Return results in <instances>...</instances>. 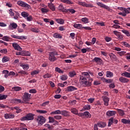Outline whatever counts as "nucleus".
I'll use <instances>...</instances> for the list:
<instances>
[{
  "label": "nucleus",
  "mask_w": 130,
  "mask_h": 130,
  "mask_svg": "<svg viewBox=\"0 0 130 130\" xmlns=\"http://www.w3.org/2000/svg\"><path fill=\"white\" fill-rule=\"evenodd\" d=\"M33 20V17L31 15H28L26 17V21H28V22H31V21Z\"/></svg>",
  "instance_id": "obj_53"
},
{
  "label": "nucleus",
  "mask_w": 130,
  "mask_h": 130,
  "mask_svg": "<svg viewBox=\"0 0 130 130\" xmlns=\"http://www.w3.org/2000/svg\"><path fill=\"white\" fill-rule=\"evenodd\" d=\"M49 59L50 61H55V60H56V58H55V57H52V56H49Z\"/></svg>",
  "instance_id": "obj_56"
},
{
  "label": "nucleus",
  "mask_w": 130,
  "mask_h": 130,
  "mask_svg": "<svg viewBox=\"0 0 130 130\" xmlns=\"http://www.w3.org/2000/svg\"><path fill=\"white\" fill-rule=\"evenodd\" d=\"M49 55L50 56L55 57V55H58V53H57V52L56 51L51 52L49 53Z\"/></svg>",
  "instance_id": "obj_38"
},
{
  "label": "nucleus",
  "mask_w": 130,
  "mask_h": 130,
  "mask_svg": "<svg viewBox=\"0 0 130 130\" xmlns=\"http://www.w3.org/2000/svg\"><path fill=\"white\" fill-rule=\"evenodd\" d=\"M23 55H25V56H30V55H31V53H30V52L29 51H24L23 52Z\"/></svg>",
  "instance_id": "obj_54"
},
{
  "label": "nucleus",
  "mask_w": 130,
  "mask_h": 130,
  "mask_svg": "<svg viewBox=\"0 0 130 130\" xmlns=\"http://www.w3.org/2000/svg\"><path fill=\"white\" fill-rule=\"evenodd\" d=\"M48 7L49 9L51 10V11H55V7L54 6V5L53 4L48 3Z\"/></svg>",
  "instance_id": "obj_27"
},
{
  "label": "nucleus",
  "mask_w": 130,
  "mask_h": 130,
  "mask_svg": "<svg viewBox=\"0 0 130 130\" xmlns=\"http://www.w3.org/2000/svg\"><path fill=\"white\" fill-rule=\"evenodd\" d=\"M9 15L11 16V17H14L15 16V13L13 12V9H10L9 10Z\"/></svg>",
  "instance_id": "obj_55"
},
{
  "label": "nucleus",
  "mask_w": 130,
  "mask_h": 130,
  "mask_svg": "<svg viewBox=\"0 0 130 130\" xmlns=\"http://www.w3.org/2000/svg\"><path fill=\"white\" fill-rule=\"evenodd\" d=\"M83 115L86 116V117H91V114L89 112H85L83 113Z\"/></svg>",
  "instance_id": "obj_57"
},
{
  "label": "nucleus",
  "mask_w": 130,
  "mask_h": 130,
  "mask_svg": "<svg viewBox=\"0 0 130 130\" xmlns=\"http://www.w3.org/2000/svg\"><path fill=\"white\" fill-rule=\"evenodd\" d=\"M117 111L121 116H123L124 115V112L123 110L119 109H117Z\"/></svg>",
  "instance_id": "obj_39"
},
{
  "label": "nucleus",
  "mask_w": 130,
  "mask_h": 130,
  "mask_svg": "<svg viewBox=\"0 0 130 130\" xmlns=\"http://www.w3.org/2000/svg\"><path fill=\"white\" fill-rule=\"evenodd\" d=\"M90 75L93 76V73L89 72H83L80 75V82L83 87H90L92 85L93 79L90 77Z\"/></svg>",
  "instance_id": "obj_1"
},
{
  "label": "nucleus",
  "mask_w": 130,
  "mask_h": 130,
  "mask_svg": "<svg viewBox=\"0 0 130 130\" xmlns=\"http://www.w3.org/2000/svg\"><path fill=\"white\" fill-rule=\"evenodd\" d=\"M14 12L15 14H14L13 19H14V20H18V19H19V17H20V13H19L18 11H14Z\"/></svg>",
  "instance_id": "obj_31"
},
{
  "label": "nucleus",
  "mask_w": 130,
  "mask_h": 130,
  "mask_svg": "<svg viewBox=\"0 0 130 130\" xmlns=\"http://www.w3.org/2000/svg\"><path fill=\"white\" fill-rule=\"evenodd\" d=\"M54 118H55V119L59 120L62 118V117L60 115H56L54 116Z\"/></svg>",
  "instance_id": "obj_62"
},
{
  "label": "nucleus",
  "mask_w": 130,
  "mask_h": 130,
  "mask_svg": "<svg viewBox=\"0 0 130 130\" xmlns=\"http://www.w3.org/2000/svg\"><path fill=\"white\" fill-rule=\"evenodd\" d=\"M104 104L105 106H108L109 104V99L106 96L103 97Z\"/></svg>",
  "instance_id": "obj_14"
},
{
  "label": "nucleus",
  "mask_w": 130,
  "mask_h": 130,
  "mask_svg": "<svg viewBox=\"0 0 130 130\" xmlns=\"http://www.w3.org/2000/svg\"><path fill=\"white\" fill-rule=\"evenodd\" d=\"M106 77L107 78H112L113 77V73L110 71H107Z\"/></svg>",
  "instance_id": "obj_30"
},
{
  "label": "nucleus",
  "mask_w": 130,
  "mask_h": 130,
  "mask_svg": "<svg viewBox=\"0 0 130 130\" xmlns=\"http://www.w3.org/2000/svg\"><path fill=\"white\" fill-rule=\"evenodd\" d=\"M40 72L39 70H34L32 71L30 73L31 76H35V75H38Z\"/></svg>",
  "instance_id": "obj_42"
},
{
  "label": "nucleus",
  "mask_w": 130,
  "mask_h": 130,
  "mask_svg": "<svg viewBox=\"0 0 130 130\" xmlns=\"http://www.w3.org/2000/svg\"><path fill=\"white\" fill-rule=\"evenodd\" d=\"M53 37H54V38H57V39H61V38H62V37L60 34L57 33L54 34Z\"/></svg>",
  "instance_id": "obj_36"
},
{
  "label": "nucleus",
  "mask_w": 130,
  "mask_h": 130,
  "mask_svg": "<svg viewBox=\"0 0 130 130\" xmlns=\"http://www.w3.org/2000/svg\"><path fill=\"white\" fill-rule=\"evenodd\" d=\"M69 13H71V14H75L76 13V10H75L74 9H69Z\"/></svg>",
  "instance_id": "obj_64"
},
{
  "label": "nucleus",
  "mask_w": 130,
  "mask_h": 130,
  "mask_svg": "<svg viewBox=\"0 0 130 130\" xmlns=\"http://www.w3.org/2000/svg\"><path fill=\"white\" fill-rule=\"evenodd\" d=\"M81 22H83L84 24H88V23H89V19H88L87 17H83L81 18Z\"/></svg>",
  "instance_id": "obj_28"
},
{
  "label": "nucleus",
  "mask_w": 130,
  "mask_h": 130,
  "mask_svg": "<svg viewBox=\"0 0 130 130\" xmlns=\"http://www.w3.org/2000/svg\"><path fill=\"white\" fill-rule=\"evenodd\" d=\"M20 67L23 69V70L27 71L29 70V65L25 64H20Z\"/></svg>",
  "instance_id": "obj_33"
},
{
  "label": "nucleus",
  "mask_w": 130,
  "mask_h": 130,
  "mask_svg": "<svg viewBox=\"0 0 130 130\" xmlns=\"http://www.w3.org/2000/svg\"><path fill=\"white\" fill-rule=\"evenodd\" d=\"M52 77V75L50 74L47 73L43 76L44 79H46V78H51Z\"/></svg>",
  "instance_id": "obj_49"
},
{
  "label": "nucleus",
  "mask_w": 130,
  "mask_h": 130,
  "mask_svg": "<svg viewBox=\"0 0 130 130\" xmlns=\"http://www.w3.org/2000/svg\"><path fill=\"white\" fill-rule=\"evenodd\" d=\"M91 106L85 105L83 107V109L81 110V111H85V110H90L91 109Z\"/></svg>",
  "instance_id": "obj_26"
},
{
  "label": "nucleus",
  "mask_w": 130,
  "mask_h": 130,
  "mask_svg": "<svg viewBox=\"0 0 130 130\" xmlns=\"http://www.w3.org/2000/svg\"><path fill=\"white\" fill-rule=\"evenodd\" d=\"M109 55L111 59H112V60H116V59H117V57L114 54H113V53H110L109 54Z\"/></svg>",
  "instance_id": "obj_23"
},
{
  "label": "nucleus",
  "mask_w": 130,
  "mask_h": 130,
  "mask_svg": "<svg viewBox=\"0 0 130 130\" xmlns=\"http://www.w3.org/2000/svg\"><path fill=\"white\" fill-rule=\"evenodd\" d=\"M37 120L38 122L39 125H42L46 121L45 118L42 116H39L37 119Z\"/></svg>",
  "instance_id": "obj_4"
},
{
  "label": "nucleus",
  "mask_w": 130,
  "mask_h": 130,
  "mask_svg": "<svg viewBox=\"0 0 130 130\" xmlns=\"http://www.w3.org/2000/svg\"><path fill=\"white\" fill-rule=\"evenodd\" d=\"M37 112L38 113H41L42 114H45V113H47V111H46V110H37Z\"/></svg>",
  "instance_id": "obj_44"
},
{
  "label": "nucleus",
  "mask_w": 130,
  "mask_h": 130,
  "mask_svg": "<svg viewBox=\"0 0 130 130\" xmlns=\"http://www.w3.org/2000/svg\"><path fill=\"white\" fill-rule=\"evenodd\" d=\"M10 60V58L9 57L4 56L2 59L3 62H7Z\"/></svg>",
  "instance_id": "obj_46"
},
{
  "label": "nucleus",
  "mask_w": 130,
  "mask_h": 130,
  "mask_svg": "<svg viewBox=\"0 0 130 130\" xmlns=\"http://www.w3.org/2000/svg\"><path fill=\"white\" fill-rule=\"evenodd\" d=\"M54 121V118L52 117H49V122L53 123Z\"/></svg>",
  "instance_id": "obj_63"
},
{
  "label": "nucleus",
  "mask_w": 130,
  "mask_h": 130,
  "mask_svg": "<svg viewBox=\"0 0 130 130\" xmlns=\"http://www.w3.org/2000/svg\"><path fill=\"white\" fill-rule=\"evenodd\" d=\"M2 40H3L4 41L9 42V41H10V40H11V38H10V37H8V36H4L2 38Z\"/></svg>",
  "instance_id": "obj_47"
},
{
  "label": "nucleus",
  "mask_w": 130,
  "mask_h": 130,
  "mask_svg": "<svg viewBox=\"0 0 130 130\" xmlns=\"http://www.w3.org/2000/svg\"><path fill=\"white\" fill-rule=\"evenodd\" d=\"M13 89L14 91H21V90H22V88L19 86H15L13 87Z\"/></svg>",
  "instance_id": "obj_61"
},
{
  "label": "nucleus",
  "mask_w": 130,
  "mask_h": 130,
  "mask_svg": "<svg viewBox=\"0 0 130 130\" xmlns=\"http://www.w3.org/2000/svg\"><path fill=\"white\" fill-rule=\"evenodd\" d=\"M11 37H12V38H15V39H19V40H24V39H26V38H25V36H16L15 35H11Z\"/></svg>",
  "instance_id": "obj_12"
},
{
  "label": "nucleus",
  "mask_w": 130,
  "mask_h": 130,
  "mask_svg": "<svg viewBox=\"0 0 130 130\" xmlns=\"http://www.w3.org/2000/svg\"><path fill=\"white\" fill-rule=\"evenodd\" d=\"M21 15L23 18H27V17H28L29 16V13H28L27 12L24 11V12H21Z\"/></svg>",
  "instance_id": "obj_37"
},
{
  "label": "nucleus",
  "mask_w": 130,
  "mask_h": 130,
  "mask_svg": "<svg viewBox=\"0 0 130 130\" xmlns=\"http://www.w3.org/2000/svg\"><path fill=\"white\" fill-rule=\"evenodd\" d=\"M122 33L125 34V36H127V37H130V33L129 31L127 30L122 29L121 30Z\"/></svg>",
  "instance_id": "obj_29"
},
{
  "label": "nucleus",
  "mask_w": 130,
  "mask_h": 130,
  "mask_svg": "<svg viewBox=\"0 0 130 130\" xmlns=\"http://www.w3.org/2000/svg\"><path fill=\"white\" fill-rule=\"evenodd\" d=\"M113 34L116 35L117 39L118 40H122V39H123V36L121 35V33H120V32L114 30L113 31Z\"/></svg>",
  "instance_id": "obj_8"
},
{
  "label": "nucleus",
  "mask_w": 130,
  "mask_h": 130,
  "mask_svg": "<svg viewBox=\"0 0 130 130\" xmlns=\"http://www.w3.org/2000/svg\"><path fill=\"white\" fill-rule=\"evenodd\" d=\"M118 10H120L122 12L118 13V15L122 16V17H125L126 16V8L123 7H118Z\"/></svg>",
  "instance_id": "obj_5"
},
{
  "label": "nucleus",
  "mask_w": 130,
  "mask_h": 130,
  "mask_svg": "<svg viewBox=\"0 0 130 130\" xmlns=\"http://www.w3.org/2000/svg\"><path fill=\"white\" fill-rule=\"evenodd\" d=\"M125 53H126V52H125V51H121V52H118L117 53V54H118L120 56H122L124 55V54H125Z\"/></svg>",
  "instance_id": "obj_59"
},
{
  "label": "nucleus",
  "mask_w": 130,
  "mask_h": 130,
  "mask_svg": "<svg viewBox=\"0 0 130 130\" xmlns=\"http://www.w3.org/2000/svg\"><path fill=\"white\" fill-rule=\"evenodd\" d=\"M3 74H5L4 77L5 78H8L9 77V71L8 70H4L3 71Z\"/></svg>",
  "instance_id": "obj_48"
},
{
  "label": "nucleus",
  "mask_w": 130,
  "mask_h": 130,
  "mask_svg": "<svg viewBox=\"0 0 130 130\" xmlns=\"http://www.w3.org/2000/svg\"><path fill=\"white\" fill-rule=\"evenodd\" d=\"M51 115H59V114H61V111L59 110H55L52 112L50 113Z\"/></svg>",
  "instance_id": "obj_25"
},
{
  "label": "nucleus",
  "mask_w": 130,
  "mask_h": 130,
  "mask_svg": "<svg viewBox=\"0 0 130 130\" xmlns=\"http://www.w3.org/2000/svg\"><path fill=\"white\" fill-rule=\"evenodd\" d=\"M112 123H113V118H111L109 120L108 126H111V124H112Z\"/></svg>",
  "instance_id": "obj_52"
},
{
  "label": "nucleus",
  "mask_w": 130,
  "mask_h": 130,
  "mask_svg": "<svg viewBox=\"0 0 130 130\" xmlns=\"http://www.w3.org/2000/svg\"><path fill=\"white\" fill-rule=\"evenodd\" d=\"M41 11L43 14H45L46 13H48V10L45 8H41Z\"/></svg>",
  "instance_id": "obj_60"
},
{
  "label": "nucleus",
  "mask_w": 130,
  "mask_h": 130,
  "mask_svg": "<svg viewBox=\"0 0 130 130\" xmlns=\"http://www.w3.org/2000/svg\"><path fill=\"white\" fill-rule=\"evenodd\" d=\"M61 114L66 117L70 116V112L66 110L61 111Z\"/></svg>",
  "instance_id": "obj_19"
},
{
  "label": "nucleus",
  "mask_w": 130,
  "mask_h": 130,
  "mask_svg": "<svg viewBox=\"0 0 130 130\" xmlns=\"http://www.w3.org/2000/svg\"><path fill=\"white\" fill-rule=\"evenodd\" d=\"M30 98H31V94L25 92L23 96V100L24 102H28L29 100H30Z\"/></svg>",
  "instance_id": "obj_6"
},
{
  "label": "nucleus",
  "mask_w": 130,
  "mask_h": 130,
  "mask_svg": "<svg viewBox=\"0 0 130 130\" xmlns=\"http://www.w3.org/2000/svg\"><path fill=\"white\" fill-rule=\"evenodd\" d=\"M7 97H8V95H1L0 94V100H5L6 99H7Z\"/></svg>",
  "instance_id": "obj_58"
},
{
  "label": "nucleus",
  "mask_w": 130,
  "mask_h": 130,
  "mask_svg": "<svg viewBox=\"0 0 130 130\" xmlns=\"http://www.w3.org/2000/svg\"><path fill=\"white\" fill-rule=\"evenodd\" d=\"M60 80H61V81H67V80H68V76L64 75H61L60 76Z\"/></svg>",
  "instance_id": "obj_43"
},
{
  "label": "nucleus",
  "mask_w": 130,
  "mask_h": 130,
  "mask_svg": "<svg viewBox=\"0 0 130 130\" xmlns=\"http://www.w3.org/2000/svg\"><path fill=\"white\" fill-rule=\"evenodd\" d=\"M13 101L15 102V103H24V102L20 99H14Z\"/></svg>",
  "instance_id": "obj_50"
},
{
  "label": "nucleus",
  "mask_w": 130,
  "mask_h": 130,
  "mask_svg": "<svg viewBox=\"0 0 130 130\" xmlns=\"http://www.w3.org/2000/svg\"><path fill=\"white\" fill-rule=\"evenodd\" d=\"M121 122L124 123V124H130V120H127L126 119H122Z\"/></svg>",
  "instance_id": "obj_35"
},
{
  "label": "nucleus",
  "mask_w": 130,
  "mask_h": 130,
  "mask_svg": "<svg viewBox=\"0 0 130 130\" xmlns=\"http://www.w3.org/2000/svg\"><path fill=\"white\" fill-rule=\"evenodd\" d=\"M14 117H15L14 114H5V118H6V119L14 118Z\"/></svg>",
  "instance_id": "obj_18"
},
{
  "label": "nucleus",
  "mask_w": 130,
  "mask_h": 130,
  "mask_svg": "<svg viewBox=\"0 0 130 130\" xmlns=\"http://www.w3.org/2000/svg\"><path fill=\"white\" fill-rule=\"evenodd\" d=\"M98 126L99 127H105L106 126V123L104 122H100L98 123Z\"/></svg>",
  "instance_id": "obj_24"
},
{
  "label": "nucleus",
  "mask_w": 130,
  "mask_h": 130,
  "mask_svg": "<svg viewBox=\"0 0 130 130\" xmlns=\"http://www.w3.org/2000/svg\"><path fill=\"white\" fill-rule=\"evenodd\" d=\"M76 75H77V73H76V72L75 71H71L69 72V77H70V78H74Z\"/></svg>",
  "instance_id": "obj_40"
},
{
  "label": "nucleus",
  "mask_w": 130,
  "mask_h": 130,
  "mask_svg": "<svg viewBox=\"0 0 130 130\" xmlns=\"http://www.w3.org/2000/svg\"><path fill=\"white\" fill-rule=\"evenodd\" d=\"M55 21H56L58 24H60V25H63V24H64V20H63V19H55Z\"/></svg>",
  "instance_id": "obj_22"
},
{
  "label": "nucleus",
  "mask_w": 130,
  "mask_h": 130,
  "mask_svg": "<svg viewBox=\"0 0 130 130\" xmlns=\"http://www.w3.org/2000/svg\"><path fill=\"white\" fill-rule=\"evenodd\" d=\"M78 5L79 6H82V7H86V8H93L94 7L92 4H87L85 2H82L81 1H79L78 2Z\"/></svg>",
  "instance_id": "obj_7"
},
{
  "label": "nucleus",
  "mask_w": 130,
  "mask_h": 130,
  "mask_svg": "<svg viewBox=\"0 0 130 130\" xmlns=\"http://www.w3.org/2000/svg\"><path fill=\"white\" fill-rule=\"evenodd\" d=\"M71 112L72 113H73V114H75L76 115H78V110L76 108L71 109Z\"/></svg>",
  "instance_id": "obj_45"
},
{
  "label": "nucleus",
  "mask_w": 130,
  "mask_h": 130,
  "mask_svg": "<svg viewBox=\"0 0 130 130\" xmlns=\"http://www.w3.org/2000/svg\"><path fill=\"white\" fill-rule=\"evenodd\" d=\"M119 81L121 83H128V79L126 78L125 77H121L119 79Z\"/></svg>",
  "instance_id": "obj_20"
},
{
  "label": "nucleus",
  "mask_w": 130,
  "mask_h": 130,
  "mask_svg": "<svg viewBox=\"0 0 130 130\" xmlns=\"http://www.w3.org/2000/svg\"><path fill=\"white\" fill-rule=\"evenodd\" d=\"M107 116H114L116 114V112L114 111H108L106 112Z\"/></svg>",
  "instance_id": "obj_17"
},
{
  "label": "nucleus",
  "mask_w": 130,
  "mask_h": 130,
  "mask_svg": "<svg viewBox=\"0 0 130 130\" xmlns=\"http://www.w3.org/2000/svg\"><path fill=\"white\" fill-rule=\"evenodd\" d=\"M55 71L56 72H57L59 74H63V71L60 69V68H59L58 67L55 68Z\"/></svg>",
  "instance_id": "obj_51"
},
{
  "label": "nucleus",
  "mask_w": 130,
  "mask_h": 130,
  "mask_svg": "<svg viewBox=\"0 0 130 130\" xmlns=\"http://www.w3.org/2000/svg\"><path fill=\"white\" fill-rule=\"evenodd\" d=\"M17 4L18 5V6L22 7V8H27V9H30L31 8V6L29 5L22 1L17 2Z\"/></svg>",
  "instance_id": "obj_3"
},
{
  "label": "nucleus",
  "mask_w": 130,
  "mask_h": 130,
  "mask_svg": "<svg viewBox=\"0 0 130 130\" xmlns=\"http://www.w3.org/2000/svg\"><path fill=\"white\" fill-rule=\"evenodd\" d=\"M77 90H78V88L73 86H69L67 88V91H68V92H73L74 91H77Z\"/></svg>",
  "instance_id": "obj_13"
},
{
  "label": "nucleus",
  "mask_w": 130,
  "mask_h": 130,
  "mask_svg": "<svg viewBox=\"0 0 130 130\" xmlns=\"http://www.w3.org/2000/svg\"><path fill=\"white\" fill-rule=\"evenodd\" d=\"M17 27L18 24L15 22H13L12 23H10L9 25V29L11 30H14V29H17Z\"/></svg>",
  "instance_id": "obj_15"
},
{
  "label": "nucleus",
  "mask_w": 130,
  "mask_h": 130,
  "mask_svg": "<svg viewBox=\"0 0 130 130\" xmlns=\"http://www.w3.org/2000/svg\"><path fill=\"white\" fill-rule=\"evenodd\" d=\"M93 61H95L98 63V64H100V66H101V64H103V60L101 58L95 57L93 59Z\"/></svg>",
  "instance_id": "obj_9"
},
{
  "label": "nucleus",
  "mask_w": 130,
  "mask_h": 130,
  "mask_svg": "<svg viewBox=\"0 0 130 130\" xmlns=\"http://www.w3.org/2000/svg\"><path fill=\"white\" fill-rule=\"evenodd\" d=\"M122 77H125V78H130V73L127 72H125L121 74Z\"/></svg>",
  "instance_id": "obj_32"
},
{
  "label": "nucleus",
  "mask_w": 130,
  "mask_h": 130,
  "mask_svg": "<svg viewBox=\"0 0 130 130\" xmlns=\"http://www.w3.org/2000/svg\"><path fill=\"white\" fill-rule=\"evenodd\" d=\"M61 3H63L64 4H67L68 5H73V3L72 1L70 0H60Z\"/></svg>",
  "instance_id": "obj_34"
},
{
  "label": "nucleus",
  "mask_w": 130,
  "mask_h": 130,
  "mask_svg": "<svg viewBox=\"0 0 130 130\" xmlns=\"http://www.w3.org/2000/svg\"><path fill=\"white\" fill-rule=\"evenodd\" d=\"M121 44L123 45V46H125V47H128V48L130 47V44L127 42H122Z\"/></svg>",
  "instance_id": "obj_41"
},
{
  "label": "nucleus",
  "mask_w": 130,
  "mask_h": 130,
  "mask_svg": "<svg viewBox=\"0 0 130 130\" xmlns=\"http://www.w3.org/2000/svg\"><path fill=\"white\" fill-rule=\"evenodd\" d=\"M73 27L79 30H82V29H83V25L81 24H74Z\"/></svg>",
  "instance_id": "obj_21"
},
{
  "label": "nucleus",
  "mask_w": 130,
  "mask_h": 130,
  "mask_svg": "<svg viewBox=\"0 0 130 130\" xmlns=\"http://www.w3.org/2000/svg\"><path fill=\"white\" fill-rule=\"evenodd\" d=\"M96 5L99 6V7H101V8H104V9H106V10H108V11H110V8H109V7L102 3L98 2L96 3Z\"/></svg>",
  "instance_id": "obj_11"
},
{
  "label": "nucleus",
  "mask_w": 130,
  "mask_h": 130,
  "mask_svg": "<svg viewBox=\"0 0 130 130\" xmlns=\"http://www.w3.org/2000/svg\"><path fill=\"white\" fill-rule=\"evenodd\" d=\"M12 46L14 48L15 50H18V51H22V48L16 43L12 44Z\"/></svg>",
  "instance_id": "obj_10"
},
{
  "label": "nucleus",
  "mask_w": 130,
  "mask_h": 130,
  "mask_svg": "<svg viewBox=\"0 0 130 130\" xmlns=\"http://www.w3.org/2000/svg\"><path fill=\"white\" fill-rule=\"evenodd\" d=\"M34 119V114L32 113H28L25 116L20 118L21 121H25V120H33Z\"/></svg>",
  "instance_id": "obj_2"
},
{
  "label": "nucleus",
  "mask_w": 130,
  "mask_h": 130,
  "mask_svg": "<svg viewBox=\"0 0 130 130\" xmlns=\"http://www.w3.org/2000/svg\"><path fill=\"white\" fill-rule=\"evenodd\" d=\"M17 76H19V77H24L25 75H28V73L26 72L25 71H24L23 70L20 71L17 73Z\"/></svg>",
  "instance_id": "obj_16"
}]
</instances>
